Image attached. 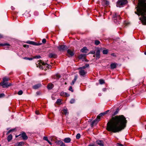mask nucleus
Here are the masks:
<instances>
[{
	"mask_svg": "<svg viewBox=\"0 0 146 146\" xmlns=\"http://www.w3.org/2000/svg\"><path fill=\"white\" fill-rule=\"evenodd\" d=\"M126 123V118L123 115L116 116L108 123L107 129L113 133L119 132L125 127Z\"/></svg>",
	"mask_w": 146,
	"mask_h": 146,
	"instance_id": "nucleus-1",
	"label": "nucleus"
},
{
	"mask_svg": "<svg viewBox=\"0 0 146 146\" xmlns=\"http://www.w3.org/2000/svg\"><path fill=\"white\" fill-rule=\"evenodd\" d=\"M138 2V6L136 7L137 11L135 13L138 15H141L139 19L143 25H146V0H139Z\"/></svg>",
	"mask_w": 146,
	"mask_h": 146,
	"instance_id": "nucleus-2",
	"label": "nucleus"
},
{
	"mask_svg": "<svg viewBox=\"0 0 146 146\" xmlns=\"http://www.w3.org/2000/svg\"><path fill=\"white\" fill-rule=\"evenodd\" d=\"M36 65L37 67H38L40 69L42 68L43 69H44L45 70L46 69L44 68L45 67L47 68L48 69L50 68L51 67L50 65H48L46 63H44L41 60L38 61L37 62Z\"/></svg>",
	"mask_w": 146,
	"mask_h": 146,
	"instance_id": "nucleus-3",
	"label": "nucleus"
},
{
	"mask_svg": "<svg viewBox=\"0 0 146 146\" xmlns=\"http://www.w3.org/2000/svg\"><path fill=\"white\" fill-rule=\"evenodd\" d=\"M107 113V111L105 112L101 113L97 116L96 119L93 121L92 123V126L95 124H96L100 120V117L101 116L104 115Z\"/></svg>",
	"mask_w": 146,
	"mask_h": 146,
	"instance_id": "nucleus-4",
	"label": "nucleus"
},
{
	"mask_svg": "<svg viewBox=\"0 0 146 146\" xmlns=\"http://www.w3.org/2000/svg\"><path fill=\"white\" fill-rule=\"evenodd\" d=\"M127 3V0H119L117 2L116 5L117 7H120V5H123Z\"/></svg>",
	"mask_w": 146,
	"mask_h": 146,
	"instance_id": "nucleus-5",
	"label": "nucleus"
},
{
	"mask_svg": "<svg viewBox=\"0 0 146 146\" xmlns=\"http://www.w3.org/2000/svg\"><path fill=\"white\" fill-rule=\"evenodd\" d=\"M58 49L60 50H64L67 49L68 47L65 45H61L58 47Z\"/></svg>",
	"mask_w": 146,
	"mask_h": 146,
	"instance_id": "nucleus-6",
	"label": "nucleus"
},
{
	"mask_svg": "<svg viewBox=\"0 0 146 146\" xmlns=\"http://www.w3.org/2000/svg\"><path fill=\"white\" fill-rule=\"evenodd\" d=\"M79 73L80 75L84 77L87 74V71L85 70H83L81 69H79Z\"/></svg>",
	"mask_w": 146,
	"mask_h": 146,
	"instance_id": "nucleus-7",
	"label": "nucleus"
},
{
	"mask_svg": "<svg viewBox=\"0 0 146 146\" xmlns=\"http://www.w3.org/2000/svg\"><path fill=\"white\" fill-rule=\"evenodd\" d=\"M11 85L10 83L8 84L7 82H2L0 83V86H2L3 88L7 87Z\"/></svg>",
	"mask_w": 146,
	"mask_h": 146,
	"instance_id": "nucleus-8",
	"label": "nucleus"
},
{
	"mask_svg": "<svg viewBox=\"0 0 146 146\" xmlns=\"http://www.w3.org/2000/svg\"><path fill=\"white\" fill-rule=\"evenodd\" d=\"M27 43L34 45H40L42 44L41 43H37L34 41H28L27 42Z\"/></svg>",
	"mask_w": 146,
	"mask_h": 146,
	"instance_id": "nucleus-9",
	"label": "nucleus"
},
{
	"mask_svg": "<svg viewBox=\"0 0 146 146\" xmlns=\"http://www.w3.org/2000/svg\"><path fill=\"white\" fill-rule=\"evenodd\" d=\"M21 136L24 140H26L28 138L25 132H23L21 134Z\"/></svg>",
	"mask_w": 146,
	"mask_h": 146,
	"instance_id": "nucleus-10",
	"label": "nucleus"
},
{
	"mask_svg": "<svg viewBox=\"0 0 146 146\" xmlns=\"http://www.w3.org/2000/svg\"><path fill=\"white\" fill-rule=\"evenodd\" d=\"M102 4L103 6H106L109 4V2L107 1L103 0L102 2Z\"/></svg>",
	"mask_w": 146,
	"mask_h": 146,
	"instance_id": "nucleus-11",
	"label": "nucleus"
},
{
	"mask_svg": "<svg viewBox=\"0 0 146 146\" xmlns=\"http://www.w3.org/2000/svg\"><path fill=\"white\" fill-rule=\"evenodd\" d=\"M67 52L68 54L71 56H72L74 54V53L70 49H68Z\"/></svg>",
	"mask_w": 146,
	"mask_h": 146,
	"instance_id": "nucleus-12",
	"label": "nucleus"
},
{
	"mask_svg": "<svg viewBox=\"0 0 146 146\" xmlns=\"http://www.w3.org/2000/svg\"><path fill=\"white\" fill-rule=\"evenodd\" d=\"M100 51L99 50H97L96 52V59H99L100 58Z\"/></svg>",
	"mask_w": 146,
	"mask_h": 146,
	"instance_id": "nucleus-13",
	"label": "nucleus"
},
{
	"mask_svg": "<svg viewBox=\"0 0 146 146\" xmlns=\"http://www.w3.org/2000/svg\"><path fill=\"white\" fill-rule=\"evenodd\" d=\"M97 143L100 146H103L104 144L103 142L101 140H98L96 141Z\"/></svg>",
	"mask_w": 146,
	"mask_h": 146,
	"instance_id": "nucleus-14",
	"label": "nucleus"
},
{
	"mask_svg": "<svg viewBox=\"0 0 146 146\" xmlns=\"http://www.w3.org/2000/svg\"><path fill=\"white\" fill-rule=\"evenodd\" d=\"M117 64L115 63H112L110 65L111 68L113 69L116 68Z\"/></svg>",
	"mask_w": 146,
	"mask_h": 146,
	"instance_id": "nucleus-15",
	"label": "nucleus"
},
{
	"mask_svg": "<svg viewBox=\"0 0 146 146\" xmlns=\"http://www.w3.org/2000/svg\"><path fill=\"white\" fill-rule=\"evenodd\" d=\"M41 86L40 84H36L33 86V88L34 89H37L40 87Z\"/></svg>",
	"mask_w": 146,
	"mask_h": 146,
	"instance_id": "nucleus-16",
	"label": "nucleus"
},
{
	"mask_svg": "<svg viewBox=\"0 0 146 146\" xmlns=\"http://www.w3.org/2000/svg\"><path fill=\"white\" fill-rule=\"evenodd\" d=\"M54 87V85L52 83L48 84L47 85V88L48 89H51Z\"/></svg>",
	"mask_w": 146,
	"mask_h": 146,
	"instance_id": "nucleus-17",
	"label": "nucleus"
},
{
	"mask_svg": "<svg viewBox=\"0 0 146 146\" xmlns=\"http://www.w3.org/2000/svg\"><path fill=\"white\" fill-rule=\"evenodd\" d=\"M62 113L66 115L68 114V112L67 109H64L62 111Z\"/></svg>",
	"mask_w": 146,
	"mask_h": 146,
	"instance_id": "nucleus-18",
	"label": "nucleus"
},
{
	"mask_svg": "<svg viewBox=\"0 0 146 146\" xmlns=\"http://www.w3.org/2000/svg\"><path fill=\"white\" fill-rule=\"evenodd\" d=\"M64 141L66 143H68L70 142L71 139L69 137L66 138L64 139Z\"/></svg>",
	"mask_w": 146,
	"mask_h": 146,
	"instance_id": "nucleus-19",
	"label": "nucleus"
},
{
	"mask_svg": "<svg viewBox=\"0 0 146 146\" xmlns=\"http://www.w3.org/2000/svg\"><path fill=\"white\" fill-rule=\"evenodd\" d=\"M77 79V76H75L74 77V80H72V82L71 83V84L72 85H73L75 82L76 81V80Z\"/></svg>",
	"mask_w": 146,
	"mask_h": 146,
	"instance_id": "nucleus-20",
	"label": "nucleus"
},
{
	"mask_svg": "<svg viewBox=\"0 0 146 146\" xmlns=\"http://www.w3.org/2000/svg\"><path fill=\"white\" fill-rule=\"evenodd\" d=\"M24 144V143L23 142H21L16 143L15 146H21Z\"/></svg>",
	"mask_w": 146,
	"mask_h": 146,
	"instance_id": "nucleus-21",
	"label": "nucleus"
},
{
	"mask_svg": "<svg viewBox=\"0 0 146 146\" xmlns=\"http://www.w3.org/2000/svg\"><path fill=\"white\" fill-rule=\"evenodd\" d=\"M113 18L115 19L116 20L117 19H119L120 16L119 15H118L115 13V15L113 16Z\"/></svg>",
	"mask_w": 146,
	"mask_h": 146,
	"instance_id": "nucleus-22",
	"label": "nucleus"
},
{
	"mask_svg": "<svg viewBox=\"0 0 146 146\" xmlns=\"http://www.w3.org/2000/svg\"><path fill=\"white\" fill-rule=\"evenodd\" d=\"M87 50V48L86 47H84L81 50V51L82 52H86V51Z\"/></svg>",
	"mask_w": 146,
	"mask_h": 146,
	"instance_id": "nucleus-23",
	"label": "nucleus"
},
{
	"mask_svg": "<svg viewBox=\"0 0 146 146\" xmlns=\"http://www.w3.org/2000/svg\"><path fill=\"white\" fill-rule=\"evenodd\" d=\"M56 56L55 54L52 53H50L49 55V57L50 58H56Z\"/></svg>",
	"mask_w": 146,
	"mask_h": 146,
	"instance_id": "nucleus-24",
	"label": "nucleus"
},
{
	"mask_svg": "<svg viewBox=\"0 0 146 146\" xmlns=\"http://www.w3.org/2000/svg\"><path fill=\"white\" fill-rule=\"evenodd\" d=\"M43 139L44 140L47 141L48 143H49L50 145H52V143L51 142H50L48 140V139L47 137H43Z\"/></svg>",
	"mask_w": 146,
	"mask_h": 146,
	"instance_id": "nucleus-25",
	"label": "nucleus"
},
{
	"mask_svg": "<svg viewBox=\"0 0 146 146\" xmlns=\"http://www.w3.org/2000/svg\"><path fill=\"white\" fill-rule=\"evenodd\" d=\"M12 139V136L11 135H10L8 136L7 137V140L8 141H9Z\"/></svg>",
	"mask_w": 146,
	"mask_h": 146,
	"instance_id": "nucleus-26",
	"label": "nucleus"
},
{
	"mask_svg": "<svg viewBox=\"0 0 146 146\" xmlns=\"http://www.w3.org/2000/svg\"><path fill=\"white\" fill-rule=\"evenodd\" d=\"M0 45L2 46H10L9 44L7 43H5V44H0Z\"/></svg>",
	"mask_w": 146,
	"mask_h": 146,
	"instance_id": "nucleus-27",
	"label": "nucleus"
},
{
	"mask_svg": "<svg viewBox=\"0 0 146 146\" xmlns=\"http://www.w3.org/2000/svg\"><path fill=\"white\" fill-rule=\"evenodd\" d=\"M108 52V50L107 49L104 50L103 51V53L104 54H107Z\"/></svg>",
	"mask_w": 146,
	"mask_h": 146,
	"instance_id": "nucleus-28",
	"label": "nucleus"
},
{
	"mask_svg": "<svg viewBox=\"0 0 146 146\" xmlns=\"http://www.w3.org/2000/svg\"><path fill=\"white\" fill-rule=\"evenodd\" d=\"M100 83L101 84H102L104 83V81L103 79H100L99 80Z\"/></svg>",
	"mask_w": 146,
	"mask_h": 146,
	"instance_id": "nucleus-29",
	"label": "nucleus"
},
{
	"mask_svg": "<svg viewBox=\"0 0 146 146\" xmlns=\"http://www.w3.org/2000/svg\"><path fill=\"white\" fill-rule=\"evenodd\" d=\"M100 43V42L98 40H96L95 41V44L96 45H98Z\"/></svg>",
	"mask_w": 146,
	"mask_h": 146,
	"instance_id": "nucleus-30",
	"label": "nucleus"
},
{
	"mask_svg": "<svg viewBox=\"0 0 146 146\" xmlns=\"http://www.w3.org/2000/svg\"><path fill=\"white\" fill-rule=\"evenodd\" d=\"M8 78L6 77H5L3 78V82H6L8 81Z\"/></svg>",
	"mask_w": 146,
	"mask_h": 146,
	"instance_id": "nucleus-31",
	"label": "nucleus"
},
{
	"mask_svg": "<svg viewBox=\"0 0 146 146\" xmlns=\"http://www.w3.org/2000/svg\"><path fill=\"white\" fill-rule=\"evenodd\" d=\"M75 99H71L70 101V103L71 104H72L74 103L75 102Z\"/></svg>",
	"mask_w": 146,
	"mask_h": 146,
	"instance_id": "nucleus-32",
	"label": "nucleus"
},
{
	"mask_svg": "<svg viewBox=\"0 0 146 146\" xmlns=\"http://www.w3.org/2000/svg\"><path fill=\"white\" fill-rule=\"evenodd\" d=\"M76 138L77 139H79L80 137V135L79 133H78L76 135Z\"/></svg>",
	"mask_w": 146,
	"mask_h": 146,
	"instance_id": "nucleus-33",
	"label": "nucleus"
},
{
	"mask_svg": "<svg viewBox=\"0 0 146 146\" xmlns=\"http://www.w3.org/2000/svg\"><path fill=\"white\" fill-rule=\"evenodd\" d=\"M86 68V66H84L82 67H80L78 68V69H81L83 70H85L84 69Z\"/></svg>",
	"mask_w": 146,
	"mask_h": 146,
	"instance_id": "nucleus-34",
	"label": "nucleus"
},
{
	"mask_svg": "<svg viewBox=\"0 0 146 146\" xmlns=\"http://www.w3.org/2000/svg\"><path fill=\"white\" fill-rule=\"evenodd\" d=\"M23 93V91L21 90H20L18 92V94L19 95H21Z\"/></svg>",
	"mask_w": 146,
	"mask_h": 146,
	"instance_id": "nucleus-35",
	"label": "nucleus"
},
{
	"mask_svg": "<svg viewBox=\"0 0 146 146\" xmlns=\"http://www.w3.org/2000/svg\"><path fill=\"white\" fill-rule=\"evenodd\" d=\"M84 55L81 54L79 56V58H82L84 57Z\"/></svg>",
	"mask_w": 146,
	"mask_h": 146,
	"instance_id": "nucleus-36",
	"label": "nucleus"
},
{
	"mask_svg": "<svg viewBox=\"0 0 146 146\" xmlns=\"http://www.w3.org/2000/svg\"><path fill=\"white\" fill-rule=\"evenodd\" d=\"M23 59L25 60H32L33 59L32 58H29L27 57H24L23 58Z\"/></svg>",
	"mask_w": 146,
	"mask_h": 146,
	"instance_id": "nucleus-37",
	"label": "nucleus"
},
{
	"mask_svg": "<svg viewBox=\"0 0 146 146\" xmlns=\"http://www.w3.org/2000/svg\"><path fill=\"white\" fill-rule=\"evenodd\" d=\"M15 129H10V130L9 131H8V132H7V134H9V133H10L12 131H14V130H15Z\"/></svg>",
	"mask_w": 146,
	"mask_h": 146,
	"instance_id": "nucleus-38",
	"label": "nucleus"
},
{
	"mask_svg": "<svg viewBox=\"0 0 146 146\" xmlns=\"http://www.w3.org/2000/svg\"><path fill=\"white\" fill-rule=\"evenodd\" d=\"M69 90L71 91L72 92H73V90L72 89V87L71 86H70V87Z\"/></svg>",
	"mask_w": 146,
	"mask_h": 146,
	"instance_id": "nucleus-39",
	"label": "nucleus"
},
{
	"mask_svg": "<svg viewBox=\"0 0 146 146\" xmlns=\"http://www.w3.org/2000/svg\"><path fill=\"white\" fill-rule=\"evenodd\" d=\"M63 143V142L61 141H59L57 142V144L61 145V144Z\"/></svg>",
	"mask_w": 146,
	"mask_h": 146,
	"instance_id": "nucleus-40",
	"label": "nucleus"
},
{
	"mask_svg": "<svg viewBox=\"0 0 146 146\" xmlns=\"http://www.w3.org/2000/svg\"><path fill=\"white\" fill-rule=\"evenodd\" d=\"M61 101L60 99H58L57 100V101H56V103L57 104H59L60 102H61Z\"/></svg>",
	"mask_w": 146,
	"mask_h": 146,
	"instance_id": "nucleus-41",
	"label": "nucleus"
},
{
	"mask_svg": "<svg viewBox=\"0 0 146 146\" xmlns=\"http://www.w3.org/2000/svg\"><path fill=\"white\" fill-rule=\"evenodd\" d=\"M66 93H64V92H62L60 94V95L61 96H65V94H66Z\"/></svg>",
	"mask_w": 146,
	"mask_h": 146,
	"instance_id": "nucleus-42",
	"label": "nucleus"
},
{
	"mask_svg": "<svg viewBox=\"0 0 146 146\" xmlns=\"http://www.w3.org/2000/svg\"><path fill=\"white\" fill-rule=\"evenodd\" d=\"M5 94H4L1 93L0 94V98H1L4 97Z\"/></svg>",
	"mask_w": 146,
	"mask_h": 146,
	"instance_id": "nucleus-43",
	"label": "nucleus"
},
{
	"mask_svg": "<svg viewBox=\"0 0 146 146\" xmlns=\"http://www.w3.org/2000/svg\"><path fill=\"white\" fill-rule=\"evenodd\" d=\"M46 42V40L45 39H43L42 40V42L43 43H45Z\"/></svg>",
	"mask_w": 146,
	"mask_h": 146,
	"instance_id": "nucleus-44",
	"label": "nucleus"
},
{
	"mask_svg": "<svg viewBox=\"0 0 146 146\" xmlns=\"http://www.w3.org/2000/svg\"><path fill=\"white\" fill-rule=\"evenodd\" d=\"M90 53L94 54L95 53V51H90Z\"/></svg>",
	"mask_w": 146,
	"mask_h": 146,
	"instance_id": "nucleus-45",
	"label": "nucleus"
},
{
	"mask_svg": "<svg viewBox=\"0 0 146 146\" xmlns=\"http://www.w3.org/2000/svg\"><path fill=\"white\" fill-rule=\"evenodd\" d=\"M124 24L125 25V26H127L129 25V23L128 22H125L124 23Z\"/></svg>",
	"mask_w": 146,
	"mask_h": 146,
	"instance_id": "nucleus-46",
	"label": "nucleus"
},
{
	"mask_svg": "<svg viewBox=\"0 0 146 146\" xmlns=\"http://www.w3.org/2000/svg\"><path fill=\"white\" fill-rule=\"evenodd\" d=\"M116 146H123V145L120 143H117Z\"/></svg>",
	"mask_w": 146,
	"mask_h": 146,
	"instance_id": "nucleus-47",
	"label": "nucleus"
},
{
	"mask_svg": "<svg viewBox=\"0 0 146 146\" xmlns=\"http://www.w3.org/2000/svg\"><path fill=\"white\" fill-rule=\"evenodd\" d=\"M60 146H66L65 144L63 142L61 144Z\"/></svg>",
	"mask_w": 146,
	"mask_h": 146,
	"instance_id": "nucleus-48",
	"label": "nucleus"
},
{
	"mask_svg": "<svg viewBox=\"0 0 146 146\" xmlns=\"http://www.w3.org/2000/svg\"><path fill=\"white\" fill-rule=\"evenodd\" d=\"M35 113L36 114L38 115L39 114V112L37 111H35Z\"/></svg>",
	"mask_w": 146,
	"mask_h": 146,
	"instance_id": "nucleus-49",
	"label": "nucleus"
},
{
	"mask_svg": "<svg viewBox=\"0 0 146 146\" xmlns=\"http://www.w3.org/2000/svg\"><path fill=\"white\" fill-rule=\"evenodd\" d=\"M86 68L88 67L89 66V64H86L85 66Z\"/></svg>",
	"mask_w": 146,
	"mask_h": 146,
	"instance_id": "nucleus-50",
	"label": "nucleus"
},
{
	"mask_svg": "<svg viewBox=\"0 0 146 146\" xmlns=\"http://www.w3.org/2000/svg\"><path fill=\"white\" fill-rule=\"evenodd\" d=\"M23 46L24 47H28L29 46L28 45H23Z\"/></svg>",
	"mask_w": 146,
	"mask_h": 146,
	"instance_id": "nucleus-51",
	"label": "nucleus"
},
{
	"mask_svg": "<svg viewBox=\"0 0 146 146\" xmlns=\"http://www.w3.org/2000/svg\"><path fill=\"white\" fill-rule=\"evenodd\" d=\"M36 58H41V57L40 56H36Z\"/></svg>",
	"mask_w": 146,
	"mask_h": 146,
	"instance_id": "nucleus-52",
	"label": "nucleus"
},
{
	"mask_svg": "<svg viewBox=\"0 0 146 146\" xmlns=\"http://www.w3.org/2000/svg\"><path fill=\"white\" fill-rule=\"evenodd\" d=\"M56 76L57 78H59L60 77V76L59 75H57Z\"/></svg>",
	"mask_w": 146,
	"mask_h": 146,
	"instance_id": "nucleus-53",
	"label": "nucleus"
},
{
	"mask_svg": "<svg viewBox=\"0 0 146 146\" xmlns=\"http://www.w3.org/2000/svg\"><path fill=\"white\" fill-rule=\"evenodd\" d=\"M21 136V134H20L19 135H16L15 136V137L16 138L17 137H18L19 136Z\"/></svg>",
	"mask_w": 146,
	"mask_h": 146,
	"instance_id": "nucleus-54",
	"label": "nucleus"
},
{
	"mask_svg": "<svg viewBox=\"0 0 146 146\" xmlns=\"http://www.w3.org/2000/svg\"><path fill=\"white\" fill-rule=\"evenodd\" d=\"M66 94H65V96H69V95L68 94L66 93Z\"/></svg>",
	"mask_w": 146,
	"mask_h": 146,
	"instance_id": "nucleus-55",
	"label": "nucleus"
},
{
	"mask_svg": "<svg viewBox=\"0 0 146 146\" xmlns=\"http://www.w3.org/2000/svg\"><path fill=\"white\" fill-rule=\"evenodd\" d=\"M88 146H94V145L90 144V145H89Z\"/></svg>",
	"mask_w": 146,
	"mask_h": 146,
	"instance_id": "nucleus-56",
	"label": "nucleus"
},
{
	"mask_svg": "<svg viewBox=\"0 0 146 146\" xmlns=\"http://www.w3.org/2000/svg\"><path fill=\"white\" fill-rule=\"evenodd\" d=\"M106 89L105 88H104L103 89V91H105L106 90Z\"/></svg>",
	"mask_w": 146,
	"mask_h": 146,
	"instance_id": "nucleus-57",
	"label": "nucleus"
},
{
	"mask_svg": "<svg viewBox=\"0 0 146 146\" xmlns=\"http://www.w3.org/2000/svg\"><path fill=\"white\" fill-rule=\"evenodd\" d=\"M114 55H115V54L113 53H112L111 54V55H112L113 56H115Z\"/></svg>",
	"mask_w": 146,
	"mask_h": 146,
	"instance_id": "nucleus-58",
	"label": "nucleus"
},
{
	"mask_svg": "<svg viewBox=\"0 0 146 146\" xmlns=\"http://www.w3.org/2000/svg\"><path fill=\"white\" fill-rule=\"evenodd\" d=\"M39 93H40V92H36V94H37L38 95L39 94Z\"/></svg>",
	"mask_w": 146,
	"mask_h": 146,
	"instance_id": "nucleus-59",
	"label": "nucleus"
},
{
	"mask_svg": "<svg viewBox=\"0 0 146 146\" xmlns=\"http://www.w3.org/2000/svg\"><path fill=\"white\" fill-rule=\"evenodd\" d=\"M2 37V36L0 35V38Z\"/></svg>",
	"mask_w": 146,
	"mask_h": 146,
	"instance_id": "nucleus-60",
	"label": "nucleus"
},
{
	"mask_svg": "<svg viewBox=\"0 0 146 146\" xmlns=\"http://www.w3.org/2000/svg\"><path fill=\"white\" fill-rule=\"evenodd\" d=\"M144 54L145 55H146V52H145Z\"/></svg>",
	"mask_w": 146,
	"mask_h": 146,
	"instance_id": "nucleus-61",
	"label": "nucleus"
},
{
	"mask_svg": "<svg viewBox=\"0 0 146 146\" xmlns=\"http://www.w3.org/2000/svg\"><path fill=\"white\" fill-rule=\"evenodd\" d=\"M93 56H94V57H95V55H94Z\"/></svg>",
	"mask_w": 146,
	"mask_h": 146,
	"instance_id": "nucleus-62",
	"label": "nucleus"
},
{
	"mask_svg": "<svg viewBox=\"0 0 146 146\" xmlns=\"http://www.w3.org/2000/svg\"><path fill=\"white\" fill-rule=\"evenodd\" d=\"M108 111H109L108 110L107 111V112H108Z\"/></svg>",
	"mask_w": 146,
	"mask_h": 146,
	"instance_id": "nucleus-63",
	"label": "nucleus"
},
{
	"mask_svg": "<svg viewBox=\"0 0 146 146\" xmlns=\"http://www.w3.org/2000/svg\"><path fill=\"white\" fill-rule=\"evenodd\" d=\"M0 146H1V145H0Z\"/></svg>",
	"mask_w": 146,
	"mask_h": 146,
	"instance_id": "nucleus-64",
	"label": "nucleus"
}]
</instances>
